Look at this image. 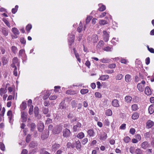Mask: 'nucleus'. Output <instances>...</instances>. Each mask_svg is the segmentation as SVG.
<instances>
[{"instance_id":"27","label":"nucleus","mask_w":154,"mask_h":154,"mask_svg":"<svg viewBox=\"0 0 154 154\" xmlns=\"http://www.w3.org/2000/svg\"><path fill=\"white\" fill-rule=\"evenodd\" d=\"M75 145L76 149H80L81 148V143L80 141L79 140L75 142Z\"/></svg>"},{"instance_id":"36","label":"nucleus","mask_w":154,"mask_h":154,"mask_svg":"<svg viewBox=\"0 0 154 154\" xmlns=\"http://www.w3.org/2000/svg\"><path fill=\"white\" fill-rule=\"evenodd\" d=\"M100 61L102 63H109L110 62L109 59L107 58H103L100 60Z\"/></svg>"},{"instance_id":"38","label":"nucleus","mask_w":154,"mask_h":154,"mask_svg":"<svg viewBox=\"0 0 154 154\" xmlns=\"http://www.w3.org/2000/svg\"><path fill=\"white\" fill-rule=\"evenodd\" d=\"M138 106L136 104H134L132 105V110L133 111H135L138 109Z\"/></svg>"},{"instance_id":"63","label":"nucleus","mask_w":154,"mask_h":154,"mask_svg":"<svg viewBox=\"0 0 154 154\" xmlns=\"http://www.w3.org/2000/svg\"><path fill=\"white\" fill-rule=\"evenodd\" d=\"M129 132L131 134H134L135 132V130L134 128H132L130 129Z\"/></svg>"},{"instance_id":"10","label":"nucleus","mask_w":154,"mask_h":154,"mask_svg":"<svg viewBox=\"0 0 154 154\" xmlns=\"http://www.w3.org/2000/svg\"><path fill=\"white\" fill-rule=\"evenodd\" d=\"M141 147L142 148L146 149L149 147V145L148 142L145 141L143 142L141 144Z\"/></svg>"},{"instance_id":"18","label":"nucleus","mask_w":154,"mask_h":154,"mask_svg":"<svg viewBox=\"0 0 154 154\" xmlns=\"http://www.w3.org/2000/svg\"><path fill=\"white\" fill-rule=\"evenodd\" d=\"M39 112V109L38 107H35L34 108V112L35 114V116L38 117V118L40 117V116L38 115Z\"/></svg>"},{"instance_id":"13","label":"nucleus","mask_w":154,"mask_h":154,"mask_svg":"<svg viewBox=\"0 0 154 154\" xmlns=\"http://www.w3.org/2000/svg\"><path fill=\"white\" fill-rule=\"evenodd\" d=\"M1 32L5 36H7L8 35V30L6 28L4 27H3L2 28Z\"/></svg>"},{"instance_id":"64","label":"nucleus","mask_w":154,"mask_h":154,"mask_svg":"<svg viewBox=\"0 0 154 154\" xmlns=\"http://www.w3.org/2000/svg\"><path fill=\"white\" fill-rule=\"evenodd\" d=\"M52 122V120L49 118H48L46 121L45 124H48L50 123H51Z\"/></svg>"},{"instance_id":"52","label":"nucleus","mask_w":154,"mask_h":154,"mask_svg":"<svg viewBox=\"0 0 154 154\" xmlns=\"http://www.w3.org/2000/svg\"><path fill=\"white\" fill-rule=\"evenodd\" d=\"M130 138L128 136L124 138V140L126 143H128L130 141Z\"/></svg>"},{"instance_id":"21","label":"nucleus","mask_w":154,"mask_h":154,"mask_svg":"<svg viewBox=\"0 0 154 154\" xmlns=\"http://www.w3.org/2000/svg\"><path fill=\"white\" fill-rule=\"evenodd\" d=\"M98 5L99 7L98 10L100 11H104L106 9V6L102 4H99Z\"/></svg>"},{"instance_id":"29","label":"nucleus","mask_w":154,"mask_h":154,"mask_svg":"<svg viewBox=\"0 0 154 154\" xmlns=\"http://www.w3.org/2000/svg\"><path fill=\"white\" fill-rule=\"evenodd\" d=\"M26 107V103L25 102H23L20 105L21 109L23 110H24Z\"/></svg>"},{"instance_id":"41","label":"nucleus","mask_w":154,"mask_h":154,"mask_svg":"<svg viewBox=\"0 0 154 154\" xmlns=\"http://www.w3.org/2000/svg\"><path fill=\"white\" fill-rule=\"evenodd\" d=\"M51 93L49 91H47L45 94L43 98L44 99H47L50 95Z\"/></svg>"},{"instance_id":"60","label":"nucleus","mask_w":154,"mask_h":154,"mask_svg":"<svg viewBox=\"0 0 154 154\" xmlns=\"http://www.w3.org/2000/svg\"><path fill=\"white\" fill-rule=\"evenodd\" d=\"M88 142V139L87 138L84 139L82 141V143L83 145H85Z\"/></svg>"},{"instance_id":"15","label":"nucleus","mask_w":154,"mask_h":154,"mask_svg":"<svg viewBox=\"0 0 154 154\" xmlns=\"http://www.w3.org/2000/svg\"><path fill=\"white\" fill-rule=\"evenodd\" d=\"M144 85H143L141 84L138 83L137 85L138 90L140 92H142L144 91Z\"/></svg>"},{"instance_id":"19","label":"nucleus","mask_w":154,"mask_h":154,"mask_svg":"<svg viewBox=\"0 0 154 154\" xmlns=\"http://www.w3.org/2000/svg\"><path fill=\"white\" fill-rule=\"evenodd\" d=\"M11 31L15 35H19L20 34V32L19 30L16 28H13L12 29Z\"/></svg>"},{"instance_id":"50","label":"nucleus","mask_w":154,"mask_h":154,"mask_svg":"<svg viewBox=\"0 0 154 154\" xmlns=\"http://www.w3.org/2000/svg\"><path fill=\"white\" fill-rule=\"evenodd\" d=\"M0 149L3 151H4L5 149V145L2 142H0Z\"/></svg>"},{"instance_id":"42","label":"nucleus","mask_w":154,"mask_h":154,"mask_svg":"<svg viewBox=\"0 0 154 154\" xmlns=\"http://www.w3.org/2000/svg\"><path fill=\"white\" fill-rule=\"evenodd\" d=\"M7 115L8 116L9 121H10L12 117V112L11 111L9 110L7 112Z\"/></svg>"},{"instance_id":"49","label":"nucleus","mask_w":154,"mask_h":154,"mask_svg":"<svg viewBox=\"0 0 154 154\" xmlns=\"http://www.w3.org/2000/svg\"><path fill=\"white\" fill-rule=\"evenodd\" d=\"M82 23L80 22L79 26L77 28V31L79 32H80L82 30Z\"/></svg>"},{"instance_id":"55","label":"nucleus","mask_w":154,"mask_h":154,"mask_svg":"<svg viewBox=\"0 0 154 154\" xmlns=\"http://www.w3.org/2000/svg\"><path fill=\"white\" fill-rule=\"evenodd\" d=\"M57 97L56 95H51L49 97V99L51 100H55Z\"/></svg>"},{"instance_id":"17","label":"nucleus","mask_w":154,"mask_h":154,"mask_svg":"<svg viewBox=\"0 0 154 154\" xmlns=\"http://www.w3.org/2000/svg\"><path fill=\"white\" fill-rule=\"evenodd\" d=\"M73 51L76 58L80 63H81V60L79 58V54L76 52V50L75 48L73 49Z\"/></svg>"},{"instance_id":"1","label":"nucleus","mask_w":154,"mask_h":154,"mask_svg":"<svg viewBox=\"0 0 154 154\" xmlns=\"http://www.w3.org/2000/svg\"><path fill=\"white\" fill-rule=\"evenodd\" d=\"M19 66L20 63L18 58L17 57H14L12 60V63L11 64V66L12 67H17L16 66L19 67Z\"/></svg>"},{"instance_id":"31","label":"nucleus","mask_w":154,"mask_h":154,"mask_svg":"<svg viewBox=\"0 0 154 154\" xmlns=\"http://www.w3.org/2000/svg\"><path fill=\"white\" fill-rule=\"evenodd\" d=\"M87 133L90 137H93L94 135V132L93 130H89L87 131Z\"/></svg>"},{"instance_id":"44","label":"nucleus","mask_w":154,"mask_h":154,"mask_svg":"<svg viewBox=\"0 0 154 154\" xmlns=\"http://www.w3.org/2000/svg\"><path fill=\"white\" fill-rule=\"evenodd\" d=\"M104 125L105 126H109L110 125V122L108 119L105 120L103 122Z\"/></svg>"},{"instance_id":"34","label":"nucleus","mask_w":154,"mask_h":154,"mask_svg":"<svg viewBox=\"0 0 154 154\" xmlns=\"http://www.w3.org/2000/svg\"><path fill=\"white\" fill-rule=\"evenodd\" d=\"M125 101L127 103H130L132 100V98L130 96H126L125 97Z\"/></svg>"},{"instance_id":"61","label":"nucleus","mask_w":154,"mask_h":154,"mask_svg":"<svg viewBox=\"0 0 154 154\" xmlns=\"http://www.w3.org/2000/svg\"><path fill=\"white\" fill-rule=\"evenodd\" d=\"M31 138V135L29 134H28L27 135L26 138V141L27 143H28L30 139Z\"/></svg>"},{"instance_id":"3","label":"nucleus","mask_w":154,"mask_h":154,"mask_svg":"<svg viewBox=\"0 0 154 154\" xmlns=\"http://www.w3.org/2000/svg\"><path fill=\"white\" fill-rule=\"evenodd\" d=\"M61 126H57L55 127L53 131V132L54 134H57L60 133L62 129Z\"/></svg>"},{"instance_id":"62","label":"nucleus","mask_w":154,"mask_h":154,"mask_svg":"<svg viewBox=\"0 0 154 154\" xmlns=\"http://www.w3.org/2000/svg\"><path fill=\"white\" fill-rule=\"evenodd\" d=\"M139 101V98L137 97H135L133 99V101L134 102L137 103Z\"/></svg>"},{"instance_id":"43","label":"nucleus","mask_w":154,"mask_h":154,"mask_svg":"<svg viewBox=\"0 0 154 154\" xmlns=\"http://www.w3.org/2000/svg\"><path fill=\"white\" fill-rule=\"evenodd\" d=\"M11 50L13 52L14 54H16L17 51V48L15 46H12L11 47Z\"/></svg>"},{"instance_id":"5","label":"nucleus","mask_w":154,"mask_h":154,"mask_svg":"<svg viewBox=\"0 0 154 154\" xmlns=\"http://www.w3.org/2000/svg\"><path fill=\"white\" fill-rule=\"evenodd\" d=\"M71 34H69V45H71L73 43L74 39V35L73 32Z\"/></svg>"},{"instance_id":"6","label":"nucleus","mask_w":154,"mask_h":154,"mask_svg":"<svg viewBox=\"0 0 154 154\" xmlns=\"http://www.w3.org/2000/svg\"><path fill=\"white\" fill-rule=\"evenodd\" d=\"M107 134L105 132L103 133H100L98 135V137L100 140L103 141L106 140L107 138Z\"/></svg>"},{"instance_id":"11","label":"nucleus","mask_w":154,"mask_h":154,"mask_svg":"<svg viewBox=\"0 0 154 154\" xmlns=\"http://www.w3.org/2000/svg\"><path fill=\"white\" fill-rule=\"evenodd\" d=\"M38 129L40 132H42L44 129V124L41 122H40L38 124Z\"/></svg>"},{"instance_id":"54","label":"nucleus","mask_w":154,"mask_h":154,"mask_svg":"<svg viewBox=\"0 0 154 154\" xmlns=\"http://www.w3.org/2000/svg\"><path fill=\"white\" fill-rule=\"evenodd\" d=\"M95 96L96 97L98 98H100L102 97L101 94L98 92H96L95 93Z\"/></svg>"},{"instance_id":"7","label":"nucleus","mask_w":154,"mask_h":154,"mask_svg":"<svg viewBox=\"0 0 154 154\" xmlns=\"http://www.w3.org/2000/svg\"><path fill=\"white\" fill-rule=\"evenodd\" d=\"M71 134L70 131L66 128L63 131V137H67L70 136Z\"/></svg>"},{"instance_id":"48","label":"nucleus","mask_w":154,"mask_h":154,"mask_svg":"<svg viewBox=\"0 0 154 154\" xmlns=\"http://www.w3.org/2000/svg\"><path fill=\"white\" fill-rule=\"evenodd\" d=\"M18 8V6L17 5H16L15 6L14 8H13L12 9V13L14 14H15L17 11Z\"/></svg>"},{"instance_id":"46","label":"nucleus","mask_w":154,"mask_h":154,"mask_svg":"<svg viewBox=\"0 0 154 154\" xmlns=\"http://www.w3.org/2000/svg\"><path fill=\"white\" fill-rule=\"evenodd\" d=\"M89 90L87 89H82L81 90L80 93L82 94H84L88 93Z\"/></svg>"},{"instance_id":"4","label":"nucleus","mask_w":154,"mask_h":154,"mask_svg":"<svg viewBox=\"0 0 154 154\" xmlns=\"http://www.w3.org/2000/svg\"><path fill=\"white\" fill-rule=\"evenodd\" d=\"M82 125L81 123L78 122L76 125H74L73 127V131L74 132L79 131L81 130V128Z\"/></svg>"},{"instance_id":"47","label":"nucleus","mask_w":154,"mask_h":154,"mask_svg":"<svg viewBox=\"0 0 154 154\" xmlns=\"http://www.w3.org/2000/svg\"><path fill=\"white\" fill-rule=\"evenodd\" d=\"M29 113L30 115H32V114L33 110V105H31L29 106Z\"/></svg>"},{"instance_id":"24","label":"nucleus","mask_w":154,"mask_h":154,"mask_svg":"<svg viewBox=\"0 0 154 154\" xmlns=\"http://www.w3.org/2000/svg\"><path fill=\"white\" fill-rule=\"evenodd\" d=\"M66 93L67 94L74 95L77 94V91L71 90H69L67 91L66 92Z\"/></svg>"},{"instance_id":"8","label":"nucleus","mask_w":154,"mask_h":154,"mask_svg":"<svg viewBox=\"0 0 154 154\" xmlns=\"http://www.w3.org/2000/svg\"><path fill=\"white\" fill-rule=\"evenodd\" d=\"M90 38H90H89V37H88V39L90 42H97L98 40V37L97 35H94L92 36L91 40L89 39Z\"/></svg>"},{"instance_id":"20","label":"nucleus","mask_w":154,"mask_h":154,"mask_svg":"<svg viewBox=\"0 0 154 154\" xmlns=\"http://www.w3.org/2000/svg\"><path fill=\"white\" fill-rule=\"evenodd\" d=\"M60 147L59 144H55L53 145L52 147V151H55L58 149Z\"/></svg>"},{"instance_id":"40","label":"nucleus","mask_w":154,"mask_h":154,"mask_svg":"<svg viewBox=\"0 0 154 154\" xmlns=\"http://www.w3.org/2000/svg\"><path fill=\"white\" fill-rule=\"evenodd\" d=\"M105 113L107 116H111L112 115V112L111 110L108 109L106 111Z\"/></svg>"},{"instance_id":"30","label":"nucleus","mask_w":154,"mask_h":154,"mask_svg":"<svg viewBox=\"0 0 154 154\" xmlns=\"http://www.w3.org/2000/svg\"><path fill=\"white\" fill-rule=\"evenodd\" d=\"M139 116V114L136 112H134L132 116V119L134 120H135L137 119Z\"/></svg>"},{"instance_id":"56","label":"nucleus","mask_w":154,"mask_h":154,"mask_svg":"<svg viewBox=\"0 0 154 154\" xmlns=\"http://www.w3.org/2000/svg\"><path fill=\"white\" fill-rule=\"evenodd\" d=\"M123 77V75L121 74H119L117 75L116 77V80H120Z\"/></svg>"},{"instance_id":"57","label":"nucleus","mask_w":154,"mask_h":154,"mask_svg":"<svg viewBox=\"0 0 154 154\" xmlns=\"http://www.w3.org/2000/svg\"><path fill=\"white\" fill-rule=\"evenodd\" d=\"M135 148L134 146H131L129 149L130 152L132 154H133L134 152Z\"/></svg>"},{"instance_id":"23","label":"nucleus","mask_w":154,"mask_h":154,"mask_svg":"<svg viewBox=\"0 0 154 154\" xmlns=\"http://www.w3.org/2000/svg\"><path fill=\"white\" fill-rule=\"evenodd\" d=\"M109 77L108 75H103L100 76L99 79L103 81H105L106 79H109Z\"/></svg>"},{"instance_id":"12","label":"nucleus","mask_w":154,"mask_h":154,"mask_svg":"<svg viewBox=\"0 0 154 154\" xmlns=\"http://www.w3.org/2000/svg\"><path fill=\"white\" fill-rule=\"evenodd\" d=\"M154 125V122L150 120H148L146 123V126L148 128H151Z\"/></svg>"},{"instance_id":"9","label":"nucleus","mask_w":154,"mask_h":154,"mask_svg":"<svg viewBox=\"0 0 154 154\" xmlns=\"http://www.w3.org/2000/svg\"><path fill=\"white\" fill-rule=\"evenodd\" d=\"M21 121L23 122H25L27 119V116L26 113L24 112H21Z\"/></svg>"},{"instance_id":"58","label":"nucleus","mask_w":154,"mask_h":154,"mask_svg":"<svg viewBox=\"0 0 154 154\" xmlns=\"http://www.w3.org/2000/svg\"><path fill=\"white\" fill-rule=\"evenodd\" d=\"M118 38H112L111 40L112 43L114 45H116V42H115V40L117 42L118 41Z\"/></svg>"},{"instance_id":"51","label":"nucleus","mask_w":154,"mask_h":154,"mask_svg":"<svg viewBox=\"0 0 154 154\" xmlns=\"http://www.w3.org/2000/svg\"><path fill=\"white\" fill-rule=\"evenodd\" d=\"M32 26L31 24H28L26 26V29L28 32L30 31V30L31 29Z\"/></svg>"},{"instance_id":"45","label":"nucleus","mask_w":154,"mask_h":154,"mask_svg":"<svg viewBox=\"0 0 154 154\" xmlns=\"http://www.w3.org/2000/svg\"><path fill=\"white\" fill-rule=\"evenodd\" d=\"M2 62L3 65H5L7 63L8 61L7 59L5 57H3L2 58Z\"/></svg>"},{"instance_id":"16","label":"nucleus","mask_w":154,"mask_h":154,"mask_svg":"<svg viewBox=\"0 0 154 154\" xmlns=\"http://www.w3.org/2000/svg\"><path fill=\"white\" fill-rule=\"evenodd\" d=\"M145 93L147 95H149L151 94V91L149 87L147 86L146 87L145 91Z\"/></svg>"},{"instance_id":"32","label":"nucleus","mask_w":154,"mask_h":154,"mask_svg":"<svg viewBox=\"0 0 154 154\" xmlns=\"http://www.w3.org/2000/svg\"><path fill=\"white\" fill-rule=\"evenodd\" d=\"M85 137L84 134L82 132H80L78 133L76 136V137L80 139L83 138Z\"/></svg>"},{"instance_id":"22","label":"nucleus","mask_w":154,"mask_h":154,"mask_svg":"<svg viewBox=\"0 0 154 154\" xmlns=\"http://www.w3.org/2000/svg\"><path fill=\"white\" fill-rule=\"evenodd\" d=\"M148 110L150 114L153 113L154 112V104L151 105L149 107Z\"/></svg>"},{"instance_id":"28","label":"nucleus","mask_w":154,"mask_h":154,"mask_svg":"<svg viewBox=\"0 0 154 154\" xmlns=\"http://www.w3.org/2000/svg\"><path fill=\"white\" fill-rule=\"evenodd\" d=\"M131 75L129 74H127L125 76V80L126 82H128L131 80Z\"/></svg>"},{"instance_id":"33","label":"nucleus","mask_w":154,"mask_h":154,"mask_svg":"<svg viewBox=\"0 0 154 154\" xmlns=\"http://www.w3.org/2000/svg\"><path fill=\"white\" fill-rule=\"evenodd\" d=\"M38 143L35 141H32L30 143L29 145V146L30 147L34 148L37 146Z\"/></svg>"},{"instance_id":"35","label":"nucleus","mask_w":154,"mask_h":154,"mask_svg":"<svg viewBox=\"0 0 154 154\" xmlns=\"http://www.w3.org/2000/svg\"><path fill=\"white\" fill-rule=\"evenodd\" d=\"M103 42L102 40L100 41L97 45V47L99 49L100 48L103 46Z\"/></svg>"},{"instance_id":"37","label":"nucleus","mask_w":154,"mask_h":154,"mask_svg":"<svg viewBox=\"0 0 154 154\" xmlns=\"http://www.w3.org/2000/svg\"><path fill=\"white\" fill-rule=\"evenodd\" d=\"M99 24L100 25H103L108 24V22L104 20H100L99 21Z\"/></svg>"},{"instance_id":"59","label":"nucleus","mask_w":154,"mask_h":154,"mask_svg":"<svg viewBox=\"0 0 154 154\" xmlns=\"http://www.w3.org/2000/svg\"><path fill=\"white\" fill-rule=\"evenodd\" d=\"M135 152L137 154H142V151L140 149H137L136 150Z\"/></svg>"},{"instance_id":"14","label":"nucleus","mask_w":154,"mask_h":154,"mask_svg":"<svg viewBox=\"0 0 154 154\" xmlns=\"http://www.w3.org/2000/svg\"><path fill=\"white\" fill-rule=\"evenodd\" d=\"M118 101L116 99H114L112 102V104L114 107H118L119 106Z\"/></svg>"},{"instance_id":"26","label":"nucleus","mask_w":154,"mask_h":154,"mask_svg":"<svg viewBox=\"0 0 154 154\" xmlns=\"http://www.w3.org/2000/svg\"><path fill=\"white\" fill-rule=\"evenodd\" d=\"M103 49L106 51L109 52L112 51L113 49V48L112 47L107 46L103 48Z\"/></svg>"},{"instance_id":"25","label":"nucleus","mask_w":154,"mask_h":154,"mask_svg":"<svg viewBox=\"0 0 154 154\" xmlns=\"http://www.w3.org/2000/svg\"><path fill=\"white\" fill-rule=\"evenodd\" d=\"M7 92L6 88H1L0 89V95L2 96L4 94H5Z\"/></svg>"},{"instance_id":"39","label":"nucleus","mask_w":154,"mask_h":154,"mask_svg":"<svg viewBox=\"0 0 154 154\" xmlns=\"http://www.w3.org/2000/svg\"><path fill=\"white\" fill-rule=\"evenodd\" d=\"M2 20L5 23V24L9 28L11 27L10 25V23L5 18H3L2 19Z\"/></svg>"},{"instance_id":"2","label":"nucleus","mask_w":154,"mask_h":154,"mask_svg":"<svg viewBox=\"0 0 154 154\" xmlns=\"http://www.w3.org/2000/svg\"><path fill=\"white\" fill-rule=\"evenodd\" d=\"M109 32H107L106 31L104 30L103 31V37L104 40L106 42H107L109 37Z\"/></svg>"},{"instance_id":"53","label":"nucleus","mask_w":154,"mask_h":154,"mask_svg":"<svg viewBox=\"0 0 154 154\" xmlns=\"http://www.w3.org/2000/svg\"><path fill=\"white\" fill-rule=\"evenodd\" d=\"M42 112L44 114H47L49 112V109L48 108H44L42 109Z\"/></svg>"}]
</instances>
